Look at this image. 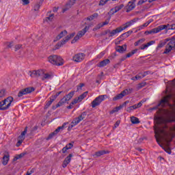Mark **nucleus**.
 <instances>
[{"label": "nucleus", "instance_id": "obj_1", "mask_svg": "<svg viewBox=\"0 0 175 175\" xmlns=\"http://www.w3.org/2000/svg\"><path fill=\"white\" fill-rule=\"evenodd\" d=\"M173 131H175V126L173 127H169L167 124H164L162 127H154V133H155V139L157 140V142L158 144L163 148V150H165L167 152V154H172V150L170 149H166L165 147H163V145L161 144V140L159 139H161V140L164 141L165 143H166L167 146H169L170 144V142L172 140H173V137H174V135L172 132Z\"/></svg>", "mask_w": 175, "mask_h": 175}, {"label": "nucleus", "instance_id": "obj_2", "mask_svg": "<svg viewBox=\"0 0 175 175\" xmlns=\"http://www.w3.org/2000/svg\"><path fill=\"white\" fill-rule=\"evenodd\" d=\"M172 98H173L172 94L165 96L156 107L150 109V110H157L159 106L161 107H167L168 106L169 109L164 110V114L165 116L164 120L165 122V125H167V123L175 122V104L171 105L169 102Z\"/></svg>", "mask_w": 175, "mask_h": 175}, {"label": "nucleus", "instance_id": "obj_3", "mask_svg": "<svg viewBox=\"0 0 175 175\" xmlns=\"http://www.w3.org/2000/svg\"><path fill=\"white\" fill-rule=\"evenodd\" d=\"M166 44L167 45L165 46V50L163 54H169V53L175 48V38H166L164 41L160 42L157 46V49H162Z\"/></svg>", "mask_w": 175, "mask_h": 175}, {"label": "nucleus", "instance_id": "obj_4", "mask_svg": "<svg viewBox=\"0 0 175 175\" xmlns=\"http://www.w3.org/2000/svg\"><path fill=\"white\" fill-rule=\"evenodd\" d=\"M48 61L53 65H56L57 66H62V65H64V59H62L61 56L57 55L49 56Z\"/></svg>", "mask_w": 175, "mask_h": 175}, {"label": "nucleus", "instance_id": "obj_5", "mask_svg": "<svg viewBox=\"0 0 175 175\" xmlns=\"http://www.w3.org/2000/svg\"><path fill=\"white\" fill-rule=\"evenodd\" d=\"M14 98L12 96H9L4 99L3 101L0 102V110H8L10 106H12V103Z\"/></svg>", "mask_w": 175, "mask_h": 175}, {"label": "nucleus", "instance_id": "obj_6", "mask_svg": "<svg viewBox=\"0 0 175 175\" xmlns=\"http://www.w3.org/2000/svg\"><path fill=\"white\" fill-rule=\"evenodd\" d=\"M75 91L70 92L67 95L64 96L56 105V109L57 107H61V106H62V105H65L66 102H69V100H70V99H72L75 96Z\"/></svg>", "mask_w": 175, "mask_h": 175}, {"label": "nucleus", "instance_id": "obj_7", "mask_svg": "<svg viewBox=\"0 0 175 175\" xmlns=\"http://www.w3.org/2000/svg\"><path fill=\"white\" fill-rule=\"evenodd\" d=\"M76 35V33H72L71 34L67 36L66 38H63V40H61V42H58L55 46V50H58L64 46V44H66L73 36Z\"/></svg>", "mask_w": 175, "mask_h": 175}, {"label": "nucleus", "instance_id": "obj_8", "mask_svg": "<svg viewBox=\"0 0 175 175\" xmlns=\"http://www.w3.org/2000/svg\"><path fill=\"white\" fill-rule=\"evenodd\" d=\"M86 116L87 112L84 111L78 118H75L70 124L71 128L76 126V125L79 124L81 121H83V120H84V118H85Z\"/></svg>", "mask_w": 175, "mask_h": 175}, {"label": "nucleus", "instance_id": "obj_9", "mask_svg": "<svg viewBox=\"0 0 175 175\" xmlns=\"http://www.w3.org/2000/svg\"><path fill=\"white\" fill-rule=\"evenodd\" d=\"M86 116L87 112L84 111L78 118H75L70 124L71 128L76 126V125L79 124L81 121H83V120H84V118H85Z\"/></svg>", "mask_w": 175, "mask_h": 175}, {"label": "nucleus", "instance_id": "obj_10", "mask_svg": "<svg viewBox=\"0 0 175 175\" xmlns=\"http://www.w3.org/2000/svg\"><path fill=\"white\" fill-rule=\"evenodd\" d=\"M132 91H133V89H132V88L126 89V90H123L122 92H121L120 94H118V95L115 96L113 98V100L116 101V100H118L120 99H122V98H124V96H126V95H128V94H131V92H132Z\"/></svg>", "mask_w": 175, "mask_h": 175}, {"label": "nucleus", "instance_id": "obj_11", "mask_svg": "<svg viewBox=\"0 0 175 175\" xmlns=\"http://www.w3.org/2000/svg\"><path fill=\"white\" fill-rule=\"evenodd\" d=\"M90 29L89 26H86L83 29L79 31V33L77 34V36L74 38V39L71 41V43L73 44V43H76L80 38H83L87 33V31Z\"/></svg>", "mask_w": 175, "mask_h": 175}, {"label": "nucleus", "instance_id": "obj_12", "mask_svg": "<svg viewBox=\"0 0 175 175\" xmlns=\"http://www.w3.org/2000/svg\"><path fill=\"white\" fill-rule=\"evenodd\" d=\"M105 96H107V95H100L96 97L92 102V107H96V106H99L103 100H105Z\"/></svg>", "mask_w": 175, "mask_h": 175}, {"label": "nucleus", "instance_id": "obj_13", "mask_svg": "<svg viewBox=\"0 0 175 175\" xmlns=\"http://www.w3.org/2000/svg\"><path fill=\"white\" fill-rule=\"evenodd\" d=\"M53 77H54V75L52 72H44L42 70L41 74V80L44 81V83H47L49 80H52Z\"/></svg>", "mask_w": 175, "mask_h": 175}, {"label": "nucleus", "instance_id": "obj_14", "mask_svg": "<svg viewBox=\"0 0 175 175\" xmlns=\"http://www.w3.org/2000/svg\"><path fill=\"white\" fill-rule=\"evenodd\" d=\"M84 58H85V54L79 53L72 57V61L74 62H81V61L84 60Z\"/></svg>", "mask_w": 175, "mask_h": 175}, {"label": "nucleus", "instance_id": "obj_15", "mask_svg": "<svg viewBox=\"0 0 175 175\" xmlns=\"http://www.w3.org/2000/svg\"><path fill=\"white\" fill-rule=\"evenodd\" d=\"M138 21H139V18H135L133 20H131V21L126 22L124 25V26L123 27H121L122 31L126 29V28H129V27H132V25H133V24H135V23H137Z\"/></svg>", "mask_w": 175, "mask_h": 175}, {"label": "nucleus", "instance_id": "obj_16", "mask_svg": "<svg viewBox=\"0 0 175 175\" xmlns=\"http://www.w3.org/2000/svg\"><path fill=\"white\" fill-rule=\"evenodd\" d=\"M120 32H122V29H121V27H119L112 31L109 30L108 36L109 38H113V36H116V35H117V33H120Z\"/></svg>", "mask_w": 175, "mask_h": 175}, {"label": "nucleus", "instance_id": "obj_17", "mask_svg": "<svg viewBox=\"0 0 175 175\" xmlns=\"http://www.w3.org/2000/svg\"><path fill=\"white\" fill-rule=\"evenodd\" d=\"M77 0H70L66 4V6L64 8V9H63V13H65V12L69 10V9H70V8H72V5H75V2Z\"/></svg>", "mask_w": 175, "mask_h": 175}, {"label": "nucleus", "instance_id": "obj_18", "mask_svg": "<svg viewBox=\"0 0 175 175\" xmlns=\"http://www.w3.org/2000/svg\"><path fill=\"white\" fill-rule=\"evenodd\" d=\"M42 72L43 70H33L31 72L30 76L31 77H42Z\"/></svg>", "mask_w": 175, "mask_h": 175}, {"label": "nucleus", "instance_id": "obj_19", "mask_svg": "<svg viewBox=\"0 0 175 175\" xmlns=\"http://www.w3.org/2000/svg\"><path fill=\"white\" fill-rule=\"evenodd\" d=\"M66 35H68V31L66 30L61 31L60 33L57 36L56 38L53 40V42H58V40L62 39V38H64V36H66Z\"/></svg>", "mask_w": 175, "mask_h": 175}, {"label": "nucleus", "instance_id": "obj_20", "mask_svg": "<svg viewBox=\"0 0 175 175\" xmlns=\"http://www.w3.org/2000/svg\"><path fill=\"white\" fill-rule=\"evenodd\" d=\"M158 29L157 31H159V32H161V31H163V29H167V30H170L172 29H169V28H172V25H161L159 26H158Z\"/></svg>", "mask_w": 175, "mask_h": 175}, {"label": "nucleus", "instance_id": "obj_21", "mask_svg": "<svg viewBox=\"0 0 175 175\" xmlns=\"http://www.w3.org/2000/svg\"><path fill=\"white\" fill-rule=\"evenodd\" d=\"M116 51H118V53H121L122 54V53L126 51V44H124L122 46H116Z\"/></svg>", "mask_w": 175, "mask_h": 175}, {"label": "nucleus", "instance_id": "obj_22", "mask_svg": "<svg viewBox=\"0 0 175 175\" xmlns=\"http://www.w3.org/2000/svg\"><path fill=\"white\" fill-rule=\"evenodd\" d=\"M108 64H110V59H104V60L101 61V62L97 65V66H98V68H103L104 66H106V65H108Z\"/></svg>", "mask_w": 175, "mask_h": 175}, {"label": "nucleus", "instance_id": "obj_23", "mask_svg": "<svg viewBox=\"0 0 175 175\" xmlns=\"http://www.w3.org/2000/svg\"><path fill=\"white\" fill-rule=\"evenodd\" d=\"M154 43H155V41H150L146 44L142 45L139 47V49H140V50H146V49H148V47H150V46H152V44H154Z\"/></svg>", "mask_w": 175, "mask_h": 175}, {"label": "nucleus", "instance_id": "obj_24", "mask_svg": "<svg viewBox=\"0 0 175 175\" xmlns=\"http://www.w3.org/2000/svg\"><path fill=\"white\" fill-rule=\"evenodd\" d=\"M135 8H136V4L133 3H128L126 13H129V12L133 10Z\"/></svg>", "mask_w": 175, "mask_h": 175}, {"label": "nucleus", "instance_id": "obj_25", "mask_svg": "<svg viewBox=\"0 0 175 175\" xmlns=\"http://www.w3.org/2000/svg\"><path fill=\"white\" fill-rule=\"evenodd\" d=\"M55 100L51 96L50 97V100L47 101L45 105V109H49L50 106H51V104L53 102H54Z\"/></svg>", "mask_w": 175, "mask_h": 175}, {"label": "nucleus", "instance_id": "obj_26", "mask_svg": "<svg viewBox=\"0 0 175 175\" xmlns=\"http://www.w3.org/2000/svg\"><path fill=\"white\" fill-rule=\"evenodd\" d=\"M9 155L3 156L2 163L4 166H6V165H8V162H9Z\"/></svg>", "mask_w": 175, "mask_h": 175}, {"label": "nucleus", "instance_id": "obj_27", "mask_svg": "<svg viewBox=\"0 0 175 175\" xmlns=\"http://www.w3.org/2000/svg\"><path fill=\"white\" fill-rule=\"evenodd\" d=\"M159 27H156L152 29V30L149 31H146L145 33H147L148 35H150L151 33H159V31H158Z\"/></svg>", "mask_w": 175, "mask_h": 175}, {"label": "nucleus", "instance_id": "obj_28", "mask_svg": "<svg viewBox=\"0 0 175 175\" xmlns=\"http://www.w3.org/2000/svg\"><path fill=\"white\" fill-rule=\"evenodd\" d=\"M88 95V92H85L78 97L79 102H81Z\"/></svg>", "mask_w": 175, "mask_h": 175}, {"label": "nucleus", "instance_id": "obj_29", "mask_svg": "<svg viewBox=\"0 0 175 175\" xmlns=\"http://www.w3.org/2000/svg\"><path fill=\"white\" fill-rule=\"evenodd\" d=\"M144 42H146V38H141L134 43V46H140V44H142V43H144Z\"/></svg>", "mask_w": 175, "mask_h": 175}, {"label": "nucleus", "instance_id": "obj_30", "mask_svg": "<svg viewBox=\"0 0 175 175\" xmlns=\"http://www.w3.org/2000/svg\"><path fill=\"white\" fill-rule=\"evenodd\" d=\"M131 121L132 124H140V121H139V118L133 116L131 118Z\"/></svg>", "mask_w": 175, "mask_h": 175}, {"label": "nucleus", "instance_id": "obj_31", "mask_svg": "<svg viewBox=\"0 0 175 175\" xmlns=\"http://www.w3.org/2000/svg\"><path fill=\"white\" fill-rule=\"evenodd\" d=\"M146 85H147V82L143 81L137 85V89L142 90V88H143L144 87H146Z\"/></svg>", "mask_w": 175, "mask_h": 175}, {"label": "nucleus", "instance_id": "obj_32", "mask_svg": "<svg viewBox=\"0 0 175 175\" xmlns=\"http://www.w3.org/2000/svg\"><path fill=\"white\" fill-rule=\"evenodd\" d=\"M132 33H133V31L129 30V31L122 33L120 36L124 38H128L129 36L132 35Z\"/></svg>", "mask_w": 175, "mask_h": 175}, {"label": "nucleus", "instance_id": "obj_33", "mask_svg": "<svg viewBox=\"0 0 175 175\" xmlns=\"http://www.w3.org/2000/svg\"><path fill=\"white\" fill-rule=\"evenodd\" d=\"M105 154H106L105 150H100L95 152L94 157H102V155H105Z\"/></svg>", "mask_w": 175, "mask_h": 175}, {"label": "nucleus", "instance_id": "obj_34", "mask_svg": "<svg viewBox=\"0 0 175 175\" xmlns=\"http://www.w3.org/2000/svg\"><path fill=\"white\" fill-rule=\"evenodd\" d=\"M25 91H26V94H31L35 91V88L33 87H28L25 88Z\"/></svg>", "mask_w": 175, "mask_h": 175}, {"label": "nucleus", "instance_id": "obj_35", "mask_svg": "<svg viewBox=\"0 0 175 175\" xmlns=\"http://www.w3.org/2000/svg\"><path fill=\"white\" fill-rule=\"evenodd\" d=\"M154 121L157 124H159L162 122V118L159 116H154Z\"/></svg>", "mask_w": 175, "mask_h": 175}, {"label": "nucleus", "instance_id": "obj_36", "mask_svg": "<svg viewBox=\"0 0 175 175\" xmlns=\"http://www.w3.org/2000/svg\"><path fill=\"white\" fill-rule=\"evenodd\" d=\"M27 93L25 91V90L23 89V90L19 91V92L18 94V98H21V96H23V95H27Z\"/></svg>", "mask_w": 175, "mask_h": 175}, {"label": "nucleus", "instance_id": "obj_37", "mask_svg": "<svg viewBox=\"0 0 175 175\" xmlns=\"http://www.w3.org/2000/svg\"><path fill=\"white\" fill-rule=\"evenodd\" d=\"M133 110H136V107H135V105H132L131 107H128L126 109V111H127L128 113H132V111H133Z\"/></svg>", "mask_w": 175, "mask_h": 175}, {"label": "nucleus", "instance_id": "obj_38", "mask_svg": "<svg viewBox=\"0 0 175 175\" xmlns=\"http://www.w3.org/2000/svg\"><path fill=\"white\" fill-rule=\"evenodd\" d=\"M72 157H73V155L72 154H70L65 159L64 161L69 164L70 163V161H72Z\"/></svg>", "mask_w": 175, "mask_h": 175}, {"label": "nucleus", "instance_id": "obj_39", "mask_svg": "<svg viewBox=\"0 0 175 175\" xmlns=\"http://www.w3.org/2000/svg\"><path fill=\"white\" fill-rule=\"evenodd\" d=\"M122 8H124V4H121L120 5L115 7L114 13H117V12H120V10H121V9H122Z\"/></svg>", "mask_w": 175, "mask_h": 175}, {"label": "nucleus", "instance_id": "obj_40", "mask_svg": "<svg viewBox=\"0 0 175 175\" xmlns=\"http://www.w3.org/2000/svg\"><path fill=\"white\" fill-rule=\"evenodd\" d=\"M65 125H66V123H64L62 126H59V127L55 131V133L57 134V133H58L59 132V131L64 130V128H65Z\"/></svg>", "mask_w": 175, "mask_h": 175}, {"label": "nucleus", "instance_id": "obj_41", "mask_svg": "<svg viewBox=\"0 0 175 175\" xmlns=\"http://www.w3.org/2000/svg\"><path fill=\"white\" fill-rule=\"evenodd\" d=\"M53 18H54V14H52L49 16L46 17L45 18V21H47V22L53 21Z\"/></svg>", "mask_w": 175, "mask_h": 175}, {"label": "nucleus", "instance_id": "obj_42", "mask_svg": "<svg viewBox=\"0 0 175 175\" xmlns=\"http://www.w3.org/2000/svg\"><path fill=\"white\" fill-rule=\"evenodd\" d=\"M109 1L110 0H100L98 5L99 6H103L104 5H106Z\"/></svg>", "mask_w": 175, "mask_h": 175}, {"label": "nucleus", "instance_id": "obj_43", "mask_svg": "<svg viewBox=\"0 0 175 175\" xmlns=\"http://www.w3.org/2000/svg\"><path fill=\"white\" fill-rule=\"evenodd\" d=\"M102 27H103V25L102 23H99L93 29V31H98V29H100Z\"/></svg>", "mask_w": 175, "mask_h": 175}, {"label": "nucleus", "instance_id": "obj_44", "mask_svg": "<svg viewBox=\"0 0 175 175\" xmlns=\"http://www.w3.org/2000/svg\"><path fill=\"white\" fill-rule=\"evenodd\" d=\"M24 155H25V154L21 153L20 154H18V156H16V157L14 158V161H17L18 159L23 158V157H24Z\"/></svg>", "mask_w": 175, "mask_h": 175}, {"label": "nucleus", "instance_id": "obj_45", "mask_svg": "<svg viewBox=\"0 0 175 175\" xmlns=\"http://www.w3.org/2000/svg\"><path fill=\"white\" fill-rule=\"evenodd\" d=\"M55 135H57L55 133V131H54L53 133H51V134H49V135L46 138V140H50V139H53L54 137V136H55Z\"/></svg>", "mask_w": 175, "mask_h": 175}, {"label": "nucleus", "instance_id": "obj_46", "mask_svg": "<svg viewBox=\"0 0 175 175\" xmlns=\"http://www.w3.org/2000/svg\"><path fill=\"white\" fill-rule=\"evenodd\" d=\"M6 95V92L5 90H0V98H3Z\"/></svg>", "mask_w": 175, "mask_h": 175}, {"label": "nucleus", "instance_id": "obj_47", "mask_svg": "<svg viewBox=\"0 0 175 175\" xmlns=\"http://www.w3.org/2000/svg\"><path fill=\"white\" fill-rule=\"evenodd\" d=\"M140 79H142V76L137 75L135 77H132L131 80H133L135 81L136 80H140Z\"/></svg>", "mask_w": 175, "mask_h": 175}, {"label": "nucleus", "instance_id": "obj_48", "mask_svg": "<svg viewBox=\"0 0 175 175\" xmlns=\"http://www.w3.org/2000/svg\"><path fill=\"white\" fill-rule=\"evenodd\" d=\"M142 105H143V101H141L137 104H135L134 107H135V109H139V107H142Z\"/></svg>", "mask_w": 175, "mask_h": 175}, {"label": "nucleus", "instance_id": "obj_49", "mask_svg": "<svg viewBox=\"0 0 175 175\" xmlns=\"http://www.w3.org/2000/svg\"><path fill=\"white\" fill-rule=\"evenodd\" d=\"M61 94H62V91L56 93L55 95L52 96V98H53V99H55V100L57 99V98H58V96H59V95H61Z\"/></svg>", "mask_w": 175, "mask_h": 175}, {"label": "nucleus", "instance_id": "obj_50", "mask_svg": "<svg viewBox=\"0 0 175 175\" xmlns=\"http://www.w3.org/2000/svg\"><path fill=\"white\" fill-rule=\"evenodd\" d=\"M40 5L36 3L35 5H34V10L35 12H38V10H39V9H40Z\"/></svg>", "mask_w": 175, "mask_h": 175}, {"label": "nucleus", "instance_id": "obj_51", "mask_svg": "<svg viewBox=\"0 0 175 175\" xmlns=\"http://www.w3.org/2000/svg\"><path fill=\"white\" fill-rule=\"evenodd\" d=\"M120 124H121V121L117 120V122L114 124L113 129H116V128H118V126H120Z\"/></svg>", "mask_w": 175, "mask_h": 175}, {"label": "nucleus", "instance_id": "obj_52", "mask_svg": "<svg viewBox=\"0 0 175 175\" xmlns=\"http://www.w3.org/2000/svg\"><path fill=\"white\" fill-rule=\"evenodd\" d=\"M23 139H18V142L16 143V147H20V146H21V144H23Z\"/></svg>", "mask_w": 175, "mask_h": 175}, {"label": "nucleus", "instance_id": "obj_53", "mask_svg": "<svg viewBox=\"0 0 175 175\" xmlns=\"http://www.w3.org/2000/svg\"><path fill=\"white\" fill-rule=\"evenodd\" d=\"M23 47L22 44H17L15 46V51H18V50H20Z\"/></svg>", "mask_w": 175, "mask_h": 175}, {"label": "nucleus", "instance_id": "obj_54", "mask_svg": "<svg viewBox=\"0 0 175 175\" xmlns=\"http://www.w3.org/2000/svg\"><path fill=\"white\" fill-rule=\"evenodd\" d=\"M27 131H28V127L26 126L25 128V130L21 133V135H23V136H25V135H27Z\"/></svg>", "mask_w": 175, "mask_h": 175}, {"label": "nucleus", "instance_id": "obj_55", "mask_svg": "<svg viewBox=\"0 0 175 175\" xmlns=\"http://www.w3.org/2000/svg\"><path fill=\"white\" fill-rule=\"evenodd\" d=\"M67 150H70L73 147V144L70 143L66 146Z\"/></svg>", "mask_w": 175, "mask_h": 175}, {"label": "nucleus", "instance_id": "obj_56", "mask_svg": "<svg viewBox=\"0 0 175 175\" xmlns=\"http://www.w3.org/2000/svg\"><path fill=\"white\" fill-rule=\"evenodd\" d=\"M25 139V136L23 135V134H21L20 136L18 137V139L24 141Z\"/></svg>", "mask_w": 175, "mask_h": 175}, {"label": "nucleus", "instance_id": "obj_57", "mask_svg": "<svg viewBox=\"0 0 175 175\" xmlns=\"http://www.w3.org/2000/svg\"><path fill=\"white\" fill-rule=\"evenodd\" d=\"M79 101V98H75L74 99L72 102H71V104L73 105H76V103H77Z\"/></svg>", "mask_w": 175, "mask_h": 175}, {"label": "nucleus", "instance_id": "obj_58", "mask_svg": "<svg viewBox=\"0 0 175 175\" xmlns=\"http://www.w3.org/2000/svg\"><path fill=\"white\" fill-rule=\"evenodd\" d=\"M83 87H84V83H80V84L77 86V90L79 91V90H81V88H83Z\"/></svg>", "mask_w": 175, "mask_h": 175}, {"label": "nucleus", "instance_id": "obj_59", "mask_svg": "<svg viewBox=\"0 0 175 175\" xmlns=\"http://www.w3.org/2000/svg\"><path fill=\"white\" fill-rule=\"evenodd\" d=\"M105 54H106V53L105 51L101 52L98 55V58H102V57H103V55H105Z\"/></svg>", "mask_w": 175, "mask_h": 175}, {"label": "nucleus", "instance_id": "obj_60", "mask_svg": "<svg viewBox=\"0 0 175 175\" xmlns=\"http://www.w3.org/2000/svg\"><path fill=\"white\" fill-rule=\"evenodd\" d=\"M86 20H88V21H92V20L94 19V17L92 16H88V18H86Z\"/></svg>", "mask_w": 175, "mask_h": 175}, {"label": "nucleus", "instance_id": "obj_61", "mask_svg": "<svg viewBox=\"0 0 175 175\" xmlns=\"http://www.w3.org/2000/svg\"><path fill=\"white\" fill-rule=\"evenodd\" d=\"M23 5H28L29 3V0H22Z\"/></svg>", "mask_w": 175, "mask_h": 175}, {"label": "nucleus", "instance_id": "obj_62", "mask_svg": "<svg viewBox=\"0 0 175 175\" xmlns=\"http://www.w3.org/2000/svg\"><path fill=\"white\" fill-rule=\"evenodd\" d=\"M110 22L109 20H107L105 22H103V27H105V25H107V24H109V23Z\"/></svg>", "mask_w": 175, "mask_h": 175}, {"label": "nucleus", "instance_id": "obj_63", "mask_svg": "<svg viewBox=\"0 0 175 175\" xmlns=\"http://www.w3.org/2000/svg\"><path fill=\"white\" fill-rule=\"evenodd\" d=\"M98 16H99V14L98 13H94L92 15V16H93V18H98Z\"/></svg>", "mask_w": 175, "mask_h": 175}, {"label": "nucleus", "instance_id": "obj_64", "mask_svg": "<svg viewBox=\"0 0 175 175\" xmlns=\"http://www.w3.org/2000/svg\"><path fill=\"white\" fill-rule=\"evenodd\" d=\"M139 75H142V79H143L144 77H146V76H147V72H144L143 73H139Z\"/></svg>", "mask_w": 175, "mask_h": 175}]
</instances>
